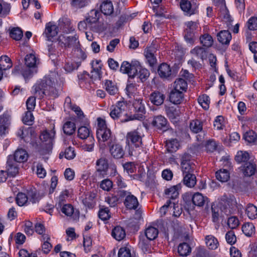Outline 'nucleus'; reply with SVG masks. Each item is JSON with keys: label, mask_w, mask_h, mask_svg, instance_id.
I'll return each instance as SVG.
<instances>
[{"label": "nucleus", "mask_w": 257, "mask_h": 257, "mask_svg": "<svg viewBox=\"0 0 257 257\" xmlns=\"http://www.w3.org/2000/svg\"><path fill=\"white\" fill-rule=\"evenodd\" d=\"M35 94L40 99L44 95L55 98L59 95V90L61 88L56 82V79L50 75L46 76L34 86Z\"/></svg>", "instance_id": "f257e3e1"}, {"label": "nucleus", "mask_w": 257, "mask_h": 257, "mask_svg": "<svg viewBox=\"0 0 257 257\" xmlns=\"http://www.w3.org/2000/svg\"><path fill=\"white\" fill-rule=\"evenodd\" d=\"M144 135L139 128L128 132L126 135V144L131 148L129 154L138 156L143 147L142 137Z\"/></svg>", "instance_id": "f03ea898"}, {"label": "nucleus", "mask_w": 257, "mask_h": 257, "mask_svg": "<svg viewBox=\"0 0 257 257\" xmlns=\"http://www.w3.org/2000/svg\"><path fill=\"white\" fill-rule=\"evenodd\" d=\"M109 115L113 119H120L122 122L128 121L125 120L126 116H129L126 103L123 101H119L115 105H112L110 108Z\"/></svg>", "instance_id": "7ed1b4c3"}, {"label": "nucleus", "mask_w": 257, "mask_h": 257, "mask_svg": "<svg viewBox=\"0 0 257 257\" xmlns=\"http://www.w3.org/2000/svg\"><path fill=\"white\" fill-rule=\"evenodd\" d=\"M134 113H129L125 120H133L135 119L143 120L145 118L146 113L145 102L142 98H136L133 102Z\"/></svg>", "instance_id": "20e7f679"}, {"label": "nucleus", "mask_w": 257, "mask_h": 257, "mask_svg": "<svg viewBox=\"0 0 257 257\" xmlns=\"http://www.w3.org/2000/svg\"><path fill=\"white\" fill-rule=\"evenodd\" d=\"M97 128L96 131L97 138L99 141L105 142L108 141L112 142L114 137L109 128L106 125L104 119L98 117L97 119Z\"/></svg>", "instance_id": "39448f33"}, {"label": "nucleus", "mask_w": 257, "mask_h": 257, "mask_svg": "<svg viewBox=\"0 0 257 257\" xmlns=\"http://www.w3.org/2000/svg\"><path fill=\"white\" fill-rule=\"evenodd\" d=\"M96 166V171L94 173L96 180L105 177L108 168L107 160L105 158H101L97 160Z\"/></svg>", "instance_id": "423d86ee"}, {"label": "nucleus", "mask_w": 257, "mask_h": 257, "mask_svg": "<svg viewBox=\"0 0 257 257\" xmlns=\"http://www.w3.org/2000/svg\"><path fill=\"white\" fill-rule=\"evenodd\" d=\"M139 61H132L131 63L123 61L120 66V71L123 73L127 74L130 78H134L137 75L136 68L138 67Z\"/></svg>", "instance_id": "0eeeda50"}, {"label": "nucleus", "mask_w": 257, "mask_h": 257, "mask_svg": "<svg viewBox=\"0 0 257 257\" xmlns=\"http://www.w3.org/2000/svg\"><path fill=\"white\" fill-rule=\"evenodd\" d=\"M184 37L186 42L192 45L195 41V32L197 28L196 22L189 21L185 23Z\"/></svg>", "instance_id": "6e6552de"}, {"label": "nucleus", "mask_w": 257, "mask_h": 257, "mask_svg": "<svg viewBox=\"0 0 257 257\" xmlns=\"http://www.w3.org/2000/svg\"><path fill=\"white\" fill-rule=\"evenodd\" d=\"M60 208L61 212L74 221H78L80 217L79 211L74 209L70 204H63Z\"/></svg>", "instance_id": "1a4fd4ad"}, {"label": "nucleus", "mask_w": 257, "mask_h": 257, "mask_svg": "<svg viewBox=\"0 0 257 257\" xmlns=\"http://www.w3.org/2000/svg\"><path fill=\"white\" fill-rule=\"evenodd\" d=\"M78 39V37L66 36L64 35L59 36L58 41V44L62 47L70 48L74 46Z\"/></svg>", "instance_id": "9d476101"}, {"label": "nucleus", "mask_w": 257, "mask_h": 257, "mask_svg": "<svg viewBox=\"0 0 257 257\" xmlns=\"http://www.w3.org/2000/svg\"><path fill=\"white\" fill-rule=\"evenodd\" d=\"M19 168L17 163L14 160L12 155H9L8 157L6 170L7 175L11 177H15L19 173Z\"/></svg>", "instance_id": "9b49d317"}, {"label": "nucleus", "mask_w": 257, "mask_h": 257, "mask_svg": "<svg viewBox=\"0 0 257 257\" xmlns=\"http://www.w3.org/2000/svg\"><path fill=\"white\" fill-rule=\"evenodd\" d=\"M180 8L186 15L191 16L197 13V6L192 4L189 0H181Z\"/></svg>", "instance_id": "f8f14e48"}, {"label": "nucleus", "mask_w": 257, "mask_h": 257, "mask_svg": "<svg viewBox=\"0 0 257 257\" xmlns=\"http://www.w3.org/2000/svg\"><path fill=\"white\" fill-rule=\"evenodd\" d=\"M152 125L159 130L163 131H166L168 127L167 119L162 115L155 116L153 117Z\"/></svg>", "instance_id": "ddd939ff"}, {"label": "nucleus", "mask_w": 257, "mask_h": 257, "mask_svg": "<svg viewBox=\"0 0 257 257\" xmlns=\"http://www.w3.org/2000/svg\"><path fill=\"white\" fill-rule=\"evenodd\" d=\"M207 49L202 46H196L190 51V53L198 59L203 61L206 59L208 55Z\"/></svg>", "instance_id": "4468645a"}, {"label": "nucleus", "mask_w": 257, "mask_h": 257, "mask_svg": "<svg viewBox=\"0 0 257 257\" xmlns=\"http://www.w3.org/2000/svg\"><path fill=\"white\" fill-rule=\"evenodd\" d=\"M181 188V185L180 184L167 188L165 190V196L169 199L174 200L178 197L179 191Z\"/></svg>", "instance_id": "2eb2a0df"}, {"label": "nucleus", "mask_w": 257, "mask_h": 257, "mask_svg": "<svg viewBox=\"0 0 257 257\" xmlns=\"http://www.w3.org/2000/svg\"><path fill=\"white\" fill-rule=\"evenodd\" d=\"M109 152L115 159H120L124 155V151L122 146L118 144H113L110 147Z\"/></svg>", "instance_id": "dca6fc26"}, {"label": "nucleus", "mask_w": 257, "mask_h": 257, "mask_svg": "<svg viewBox=\"0 0 257 257\" xmlns=\"http://www.w3.org/2000/svg\"><path fill=\"white\" fill-rule=\"evenodd\" d=\"M59 27L62 32L66 34L70 33L75 30L71 21L66 18H62V20L59 22Z\"/></svg>", "instance_id": "f3484780"}, {"label": "nucleus", "mask_w": 257, "mask_h": 257, "mask_svg": "<svg viewBox=\"0 0 257 257\" xmlns=\"http://www.w3.org/2000/svg\"><path fill=\"white\" fill-rule=\"evenodd\" d=\"M240 169L245 176L250 177L254 174L256 166L253 163L248 162L241 166Z\"/></svg>", "instance_id": "a211bd4d"}, {"label": "nucleus", "mask_w": 257, "mask_h": 257, "mask_svg": "<svg viewBox=\"0 0 257 257\" xmlns=\"http://www.w3.org/2000/svg\"><path fill=\"white\" fill-rule=\"evenodd\" d=\"M58 28L55 25L51 23L46 24L44 34L48 41H51L52 38L56 36L58 34Z\"/></svg>", "instance_id": "6ab92c4d"}, {"label": "nucleus", "mask_w": 257, "mask_h": 257, "mask_svg": "<svg viewBox=\"0 0 257 257\" xmlns=\"http://www.w3.org/2000/svg\"><path fill=\"white\" fill-rule=\"evenodd\" d=\"M217 38L221 44L228 45L232 39V36L228 30H222L217 34Z\"/></svg>", "instance_id": "aec40b11"}, {"label": "nucleus", "mask_w": 257, "mask_h": 257, "mask_svg": "<svg viewBox=\"0 0 257 257\" xmlns=\"http://www.w3.org/2000/svg\"><path fill=\"white\" fill-rule=\"evenodd\" d=\"M165 98V95L158 91H155L152 92L150 96L151 102L157 106L162 104L164 101Z\"/></svg>", "instance_id": "412c9836"}, {"label": "nucleus", "mask_w": 257, "mask_h": 257, "mask_svg": "<svg viewBox=\"0 0 257 257\" xmlns=\"http://www.w3.org/2000/svg\"><path fill=\"white\" fill-rule=\"evenodd\" d=\"M123 203L126 208L128 209H136L139 206L137 198L132 194L126 196Z\"/></svg>", "instance_id": "4be33fe9"}, {"label": "nucleus", "mask_w": 257, "mask_h": 257, "mask_svg": "<svg viewBox=\"0 0 257 257\" xmlns=\"http://www.w3.org/2000/svg\"><path fill=\"white\" fill-rule=\"evenodd\" d=\"M184 92L172 89L169 95V100L172 103L178 104H180L184 98Z\"/></svg>", "instance_id": "5701e85b"}, {"label": "nucleus", "mask_w": 257, "mask_h": 257, "mask_svg": "<svg viewBox=\"0 0 257 257\" xmlns=\"http://www.w3.org/2000/svg\"><path fill=\"white\" fill-rule=\"evenodd\" d=\"M192 200L193 203L198 206H203L205 204L207 205L209 202L208 198L202 195V194L197 192L192 196Z\"/></svg>", "instance_id": "b1692460"}, {"label": "nucleus", "mask_w": 257, "mask_h": 257, "mask_svg": "<svg viewBox=\"0 0 257 257\" xmlns=\"http://www.w3.org/2000/svg\"><path fill=\"white\" fill-rule=\"evenodd\" d=\"M17 163H24L26 162L28 158V154L26 150L23 149H17L14 155H12Z\"/></svg>", "instance_id": "393cba45"}, {"label": "nucleus", "mask_w": 257, "mask_h": 257, "mask_svg": "<svg viewBox=\"0 0 257 257\" xmlns=\"http://www.w3.org/2000/svg\"><path fill=\"white\" fill-rule=\"evenodd\" d=\"M104 88L111 95H114L118 91V89L115 82L110 80H105L104 81Z\"/></svg>", "instance_id": "a878e982"}, {"label": "nucleus", "mask_w": 257, "mask_h": 257, "mask_svg": "<svg viewBox=\"0 0 257 257\" xmlns=\"http://www.w3.org/2000/svg\"><path fill=\"white\" fill-rule=\"evenodd\" d=\"M111 235L116 240L121 241L125 237V230L120 226H116L112 229Z\"/></svg>", "instance_id": "bb28decb"}, {"label": "nucleus", "mask_w": 257, "mask_h": 257, "mask_svg": "<svg viewBox=\"0 0 257 257\" xmlns=\"http://www.w3.org/2000/svg\"><path fill=\"white\" fill-rule=\"evenodd\" d=\"M96 197V193L93 192H88L85 195V198L82 200L83 204L89 208H92L95 204V198Z\"/></svg>", "instance_id": "cd10ccee"}, {"label": "nucleus", "mask_w": 257, "mask_h": 257, "mask_svg": "<svg viewBox=\"0 0 257 257\" xmlns=\"http://www.w3.org/2000/svg\"><path fill=\"white\" fill-rule=\"evenodd\" d=\"M101 62L100 60H96L93 61L92 64V70L91 73H94V75H92V77L94 78V79H98L100 80L101 78V69L102 64H100Z\"/></svg>", "instance_id": "c85d7f7f"}, {"label": "nucleus", "mask_w": 257, "mask_h": 257, "mask_svg": "<svg viewBox=\"0 0 257 257\" xmlns=\"http://www.w3.org/2000/svg\"><path fill=\"white\" fill-rule=\"evenodd\" d=\"M170 66L166 63L160 64L158 69V72L161 78H166L171 75Z\"/></svg>", "instance_id": "c756f323"}, {"label": "nucleus", "mask_w": 257, "mask_h": 257, "mask_svg": "<svg viewBox=\"0 0 257 257\" xmlns=\"http://www.w3.org/2000/svg\"><path fill=\"white\" fill-rule=\"evenodd\" d=\"M199 41L202 47L207 49L212 47L214 42L212 37L208 33L201 35L199 37Z\"/></svg>", "instance_id": "7c9ffc66"}, {"label": "nucleus", "mask_w": 257, "mask_h": 257, "mask_svg": "<svg viewBox=\"0 0 257 257\" xmlns=\"http://www.w3.org/2000/svg\"><path fill=\"white\" fill-rule=\"evenodd\" d=\"M10 123V116L8 115L3 114L0 116V137L5 135Z\"/></svg>", "instance_id": "2f4dec72"}, {"label": "nucleus", "mask_w": 257, "mask_h": 257, "mask_svg": "<svg viewBox=\"0 0 257 257\" xmlns=\"http://www.w3.org/2000/svg\"><path fill=\"white\" fill-rule=\"evenodd\" d=\"M55 132L53 130L43 132L40 136V139L42 142H45L46 144H50L54 137Z\"/></svg>", "instance_id": "473e14b6"}, {"label": "nucleus", "mask_w": 257, "mask_h": 257, "mask_svg": "<svg viewBox=\"0 0 257 257\" xmlns=\"http://www.w3.org/2000/svg\"><path fill=\"white\" fill-rule=\"evenodd\" d=\"M207 246L210 249H216L219 246L217 239L212 235H208L205 238Z\"/></svg>", "instance_id": "72a5a7b5"}, {"label": "nucleus", "mask_w": 257, "mask_h": 257, "mask_svg": "<svg viewBox=\"0 0 257 257\" xmlns=\"http://www.w3.org/2000/svg\"><path fill=\"white\" fill-rule=\"evenodd\" d=\"M101 12L105 15H110L113 12V7L111 1H103L100 6Z\"/></svg>", "instance_id": "f704fd0d"}, {"label": "nucleus", "mask_w": 257, "mask_h": 257, "mask_svg": "<svg viewBox=\"0 0 257 257\" xmlns=\"http://www.w3.org/2000/svg\"><path fill=\"white\" fill-rule=\"evenodd\" d=\"M138 65V67L136 68L137 75H138L139 78L140 79L142 82H144L148 79L150 76V73L148 69L141 65V64L139 62Z\"/></svg>", "instance_id": "c9c22d12"}, {"label": "nucleus", "mask_w": 257, "mask_h": 257, "mask_svg": "<svg viewBox=\"0 0 257 257\" xmlns=\"http://www.w3.org/2000/svg\"><path fill=\"white\" fill-rule=\"evenodd\" d=\"M187 87L186 81L183 78H178L174 82L173 89L184 92L186 91Z\"/></svg>", "instance_id": "e433bc0d"}, {"label": "nucleus", "mask_w": 257, "mask_h": 257, "mask_svg": "<svg viewBox=\"0 0 257 257\" xmlns=\"http://www.w3.org/2000/svg\"><path fill=\"white\" fill-rule=\"evenodd\" d=\"M250 159V156L246 151H239L237 152L235 156V160L238 163H247Z\"/></svg>", "instance_id": "4c0bfd02"}, {"label": "nucleus", "mask_w": 257, "mask_h": 257, "mask_svg": "<svg viewBox=\"0 0 257 257\" xmlns=\"http://www.w3.org/2000/svg\"><path fill=\"white\" fill-rule=\"evenodd\" d=\"M191 252V248L190 245L186 243H180L178 247V252L180 256H186Z\"/></svg>", "instance_id": "58836bf2"}, {"label": "nucleus", "mask_w": 257, "mask_h": 257, "mask_svg": "<svg viewBox=\"0 0 257 257\" xmlns=\"http://www.w3.org/2000/svg\"><path fill=\"white\" fill-rule=\"evenodd\" d=\"M100 13L98 10H92L88 14V17L86 18V21L90 25H92L98 21Z\"/></svg>", "instance_id": "ea45409f"}, {"label": "nucleus", "mask_w": 257, "mask_h": 257, "mask_svg": "<svg viewBox=\"0 0 257 257\" xmlns=\"http://www.w3.org/2000/svg\"><path fill=\"white\" fill-rule=\"evenodd\" d=\"M76 130V125L74 122L71 121H66L63 126V130L67 135L71 136L73 135Z\"/></svg>", "instance_id": "a19ab883"}, {"label": "nucleus", "mask_w": 257, "mask_h": 257, "mask_svg": "<svg viewBox=\"0 0 257 257\" xmlns=\"http://www.w3.org/2000/svg\"><path fill=\"white\" fill-rule=\"evenodd\" d=\"M98 216L100 219L104 221L109 219L111 216L108 207L104 205H100Z\"/></svg>", "instance_id": "79ce46f5"}, {"label": "nucleus", "mask_w": 257, "mask_h": 257, "mask_svg": "<svg viewBox=\"0 0 257 257\" xmlns=\"http://www.w3.org/2000/svg\"><path fill=\"white\" fill-rule=\"evenodd\" d=\"M166 112L168 117L171 119H176L180 115V109L175 106H169L166 108Z\"/></svg>", "instance_id": "37998d69"}, {"label": "nucleus", "mask_w": 257, "mask_h": 257, "mask_svg": "<svg viewBox=\"0 0 257 257\" xmlns=\"http://www.w3.org/2000/svg\"><path fill=\"white\" fill-rule=\"evenodd\" d=\"M183 183L186 186L192 188L196 184V177L195 174L183 175Z\"/></svg>", "instance_id": "c03bdc74"}, {"label": "nucleus", "mask_w": 257, "mask_h": 257, "mask_svg": "<svg viewBox=\"0 0 257 257\" xmlns=\"http://www.w3.org/2000/svg\"><path fill=\"white\" fill-rule=\"evenodd\" d=\"M242 231L246 236L250 237L255 233V227L252 223H245L242 226Z\"/></svg>", "instance_id": "a18cd8bd"}, {"label": "nucleus", "mask_w": 257, "mask_h": 257, "mask_svg": "<svg viewBox=\"0 0 257 257\" xmlns=\"http://www.w3.org/2000/svg\"><path fill=\"white\" fill-rule=\"evenodd\" d=\"M179 146V142L176 139H172L166 141V146L169 152H176L178 149Z\"/></svg>", "instance_id": "49530a36"}, {"label": "nucleus", "mask_w": 257, "mask_h": 257, "mask_svg": "<svg viewBox=\"0 0 257 257\" xmlns=\"http://www.w3.org/2000/svg\"><path fill=\"white\" fill-rule=\"evenodd\" d=\"M215 174L216 179L221 182H227L230 178L229 173L226 169H220Z\"/></svg>", "instance_id": "de8ad7c7"}, {"label": "nucleus", "mask_w": 257, "mask_h": 257, "mask_svg": "<svg viewBox=\"0 0 257 257\" xmlns=\"http://www.w3.org/2000/svg\"><path fill=\"white\" fill-rule=\"evenodd\" d=\"M12 66L10 58L7 56H2L0 57V69L2 71L10 69Z\"/></svg>", "instance_id": "09e8293b"}, {"label": "nucleus", "mask_w": 257, "mask_h": 257, "mask_svg": "<svg viewBox=\"0 0 257 257\" xmlns=\"http://www.w3.org/2000/svg\"><path fill=\"white\" fill-rule=\"evenodd\" d=\"M245 213L250 219H255L257 217V207L252 204H248Z\"/></svg>", "instance_id": "8fccbe9b"}, {"label": "nucleus", "mask_w": 257, "mask_h": 257, "mask_svg": "<svg viewBox=\"0 0 257 257\" xmlns=\"http://www.w3.org/2000/svg\"><path fill=\"white\" fill-rule=\"evenodd\" d=\"M158 232L159 231L157 228L149 226L146 230L145 235L148 240H152L157 238Z\"/></svg>", "instance_id": "3c124183"}, {"label": "nucleus", "mask_w": 257, "mask_h": 257, "mask_svg": "<svg viewBox=\"0 0 257 257\" xmlns=\"http://www.w3.org/2000/svg\"><path fill=\"white\" fill-rule=\"evenodd\" d=\"M25 65L29 68H34L36 66L37 59L35 55L30 54L27 55L25 58Z\"/></svg>", "instance_id": "603ef678"}, {"label": "nucleus", "mask_w": 257, "mask_h": 257, "mask_svg": "<svg viewBox=\"0 0 257 257\" xmlns=\"http://www.w3.org/2000/svg\"><path fill=\"white\" fill-rule=\"evenodd\" d=\"M230 201L227 200V204H225L223 208L221 209V212L225 215L229 216L234 213L236 210L235 205L229 204Z\"/></svg>", "instance_id": "864d4df0"}, {"label": "nucleus", "mask_w": 257, "mask_h": 257, "mask_svg": "<svg viewBox=\"0 0 257 257\" xmlns=\"http://www.w3.org/2000/svg\"><path fill=\"white\" fill-rule=\"evenodd\" d=\"M181 168L183 175L194 174L195 165L194 163L182 164Z\"/></svg>", "instance_id": "5fc2aeb1"}, {"label": "nucleus", "mask_w": 257, "mask_h": 257, "mask_svg": "<svg viewBox=\"0 0 257 257\" xmlns=\"http://www.w3.org/2000/svg\"><path fill=\"white\" fill-rule=\"evenodd\" d=\"M42 237L43 240L44 241L43 244L42 245V251L44 253L47 254L51 250L52 245L49 242V240L50 239V237L47 234H43Z\"/></svg>", "instance_id": "6e6d98bb"}, {"label": "nucleus", "mask_w": 257, "mask_h": 257, "mask_svg": "<svg viewBox=\"0 0 257 257\" xmlns=\"http://www.w3.org/2000/svg\"><path fill=\"white\" fill-rule=\"evenodd\" d=\"M85 140L84 145L82 146L83 149L85 151L91 152L93 150L94 146V139L90 136L85 139Z\"/></svg>", "instance_id": "4d7b16f0"}, {"label": "nucleus", "mask_w": 257, "mask_h": 257, "mask_svg": "<svg viewBox=\"0 0 257 257\" xmlns=\"http://www.w3.org/2000/svg\"><path fill=\"white\" fill-rule=\"evenodd\" d=\"M64 155L65 158L68 160L73 159L76 156L74 148L71 147H69L66 148L64 152H61L59 154V158H62Z\"/></svg>", "instance_id": "13d9d810"}, {"label": "nucleus", "mask_w": 257, "mask_h": 257, "mask_svg": "<svg viewBox=\"0 0 257 257\" xmlns=\"http://www.w3.org/2000/svg\"><path fill=\"white\" fill-rule=\"evenodd\" d=\"M198 102L205 110H207L209 108L210 99L209 96L206 94H203L199 96L198 98Z\"/></svg>", "instance_id": "bf43d9fd"}, {"label": "nucleus", "mask_w": 257, "mask_h": 257, "mask_svg": "<svg viewBox=\"0 0 257 257\" xmlns=\"http://www.w3.org/2000/svg\"><path fill=\"white\" fill-rule=\"evenodd\" d=\"M218 143L213 140H209L205 144V151L207 153H213L217 148Z\"/></svg>", "instance_id": "052dcab7"}, {"label": "nucleus", "mask_w": 257, "mask_h": 257, "mask_svg": "<svg viewBox=\"0 0 257 257\" xmlns=\"http://www.w3.org/2000/svg\"><path fill=\"white\" fill-rule=\"evenodd\" d=\"M190 130L194 133H198L202 130V124L198 119L193 120L190 123Z\"/></svg>", "instance_id": "680f3d73"}, {"label": "nucleus", "mask_w": 257, "mask_h": 257, "mask_svg": "<svg viewBox=\"0 0 257 257\" xmlns=\"http://www.w3.org/2000/svg\"><path fill=\"white\" fill-rule=\"evenodd\" d=\"M243 137L244 140L249 143L257 144V135L253 131L247 132Z\"/></svg>", "instance_id": "e2e57ef3"}, {"label": "nucleus", "mask_w": 257, "mask_h": 257, "mask_svg": "<svg viewBox=\"0 0 257 257\" xmlns=\"http://www.w3.org/2000/svg\"><path fill=\"white\" fill-rule=\"evenodd\" d=\"M10 35L12 39L16 41H19L22 39L23 36V33L20 28H13L10 31Z\"/></svg>", "instance_id": "0e129e2a"}, {"label": "nucleus", "mask_w": 257, "mask_h": 257, "mask_svg": "<svg viewBox=\"0 0 257 257\" xmlns=\"http://www.w3.org/2000/svg\"><path fill=\"white\" fill-rule=\"evenodd\" d=\"M145 57L150 66L153 67L156 64L157 59L150 49H147L145 51Z\"/></svg>", "instance_id": "69168bd1"}, {"label": "nucleus", "mask_w": 257, "mask_h": 257, "mask_svg": "<svg viewBox=\"0 0 257 257\" xmlns=\"http://www.w3.org/2000/svg\"><path fill=\"white\" fill-rule=\"evenodd\" d=\"M17 204L20 206L27 205L28 202V197L26 194L20 192L17 194L16 198Z\"/></svg>", "instance_id": "338daca9"}, {"label": "nucleus", "mask_w": 257, "mask_h": 257, "mask_svg": "<svg viewBox=\"0 0 257 257\" xmlns=\"http://www.w3.org/2000/svg\"><path fill=\"white\" fill-rule=\"evenodd\" d=\"M78 137L81 139H85L90 136V130L86 126H82L78 130Z\"/></svg>", "instance_id": "774afa93"}]
</instances>
